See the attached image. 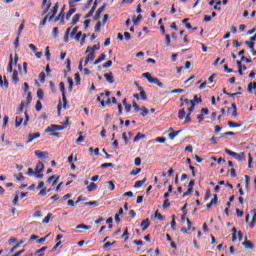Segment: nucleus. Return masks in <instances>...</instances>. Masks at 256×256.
I'll return each instance as SVG.
<instances>
[{
  "label": "nucleus",
  "instance_id": "obj_1",
  "mask_svg": "<svg viewBox=\"0 0 256 256\" xmlns=\"http://www.w3.org/2000/svg\"><path fill=\"white\" fill-rule=\"evenodd\" d=\"M180 101H184V103L186 105H191L188 108L189 113L185 116L184 123L187 125V124L191 123V113H193V111H195V101L189 100L187 98H183V96H181Z\"/></svg>",
  "mask_w": 256,
  "mask_h": 256
},
{
  "label": "nucleus",
  "instance_id": "obj_2",
  "mask_svg": "<svg viewBox=\"0 0 256 256\" xmlns=\"http://www.w3.org/2000/svg\"><path fill=\"white\" fill-rule=\"evenodd\" d=\"M142 77L147 79L148 83L157 85L160 89H163V82L159 81L158 78H155L149 72L142 73Z\"/></svg>",
  "mask_w": 256,
  "mask_h": 256
},
{
  "label": "nucleus",
  "instance_id": "obj_3",
  "mask_svg": "<svg viewBox=\"0 0 256 256\" xmlns=\"http://www.w3.org/2000/svg\"><path fill=\"white\" fill-rule=\"evenodd\" d=\"M224 151L227 155L236 159V161H245V152L237 153L229 150L228 148H225Z\"/></svg>",
  "mask_w": 256,
  "mask_h": 256
},
{
  "label": "nucleus",
  "instance_id": "obj_4",
  "mask_svg": "<svg viewBox=\"0 0 256 256\" xmlns=\"http://www.w3.org/2000/svg\"><path fill=\"white\" fill-rule=\"evenodd\" d=\"M65 129V126L57 125V124H51L45 129V133H53L55 131H63Z\"/></svg>",
  "mask_w": 256,
  "mask_h": 256
},
{
  "label": "nucleus",
  "instance_id": "obj_5",
  "mask_svg": "<svg viewBox=\"0 0 256 256\" xmlns=\"http://www.w3.org/2000/svg\"><path fill=\"white\" fill-rule=\"evenodd\" d=\"M57 11H59V2H56L52 10H50V12L47 14L48 21H53V19L55 18V15H57Z\"/></svg>",
  "mask_w": 256,
  "mask_h": 256
},
{
  "label": "nucleus",
  "instance_id": "obj_6",
  "mask_svg": "<svg viewBox=\"0 0 256 256\" xmlns=\"http://www.w3.org/2000/svg\"><path fill=\"white\" fill-rule=\"evenodd\" d=\"M69 109V102L67 101V96H62V102L58 103L57 109L61 111V109Z\"/></svg>",
  "mask_w": 256,
  "mask_h": 256
},
{
  "label": "nucleus",
  "instance_id": "obj_7",
  "mask_svg": "<svg viewBox=\"0 0 256 256\" xmlns=\"http://www.w3.org/2000/svg\"><path fill=\"white\" fill-rule=\"evenodd\" d=\"M39 137H41V133L36 132V133H29L28 134V140L26 141V143H33V141H35V139H39Z\"/></svg>",
  "mask_w": 256,
  "mask_h": 256
},
{
  "label": "nucleus",
  "instance_id": "obj_8",
  "mask_svg": "<svg viewBox=\"0 0 256 256\" xmlns=\"http://www.w3.org/2000/svg\"><path fill=\"white\" fill-rule=\"evenodd\" d=\"M48 1L49 0L42 1V7L46 6L45 10L42 12V16L47 15V13H49V10L51 9V2L50 1L48 2ZM47 2H48V4H47Z\"/></svg>",
  "mask_w": 256,
  "mask_h": 256
},
{
  "label": "nucleus",
  "instance_id": "obj_9",
  "mask_svg": "<svg viewBox=\"0 0 256 256\" xmlns=\"http://www.w3.org/2000/svg\"><path fill=\"white\" fill-rule=\"evenodd\" d=\"M98 0L94 1L93 7L91 10L87 13V15L84 16V19H89L90 17H93V13H95V10L97 9V2Z\"/></svg>",
  "mask_w": 256,
  "mask_h": 256
},
{
  "label": "nucleus",
  "instance_id": "obj_10",
  "mask_svg": "<svg viewBox=\"0 0 256 256\" xmlns=\"http://www.w3.org/2000/svg\"><path fill=\"white\" fill-rule=\"evenodd\" d=\"M43 171H45V164H43V162H38L34 169V173H43Z\"/></svg>",
  "mask_w": 256,
  "mask_h": 256
},
{
  "label": "nucleus",
  "instance_id": "obj_11",
  "mask_svg": "<svg viewBox=\"0 0 256 256\" xmlns=\"http://www.w3.org/2000/svg\"><path fill=\"white\" fill-rule=\"evenodd\" d=\"M0 87H4V89H9V80H7V76H4L3 80V76L0 75Z\"/></svg>",
  "mask_w": 256,
  "mask_h": 256
},
{
  "label": "nucleus",
  "instance_id": "obj_12",
  "mask_svg": "<svg viewBox=\"0 0 256 256\" xmlns=\"http://www.w3.org/2000/svg\"><path fill=\"white\" fill-rule=\"evenodd\" d=\"M34 155H36V157H38V159H45V157L49 156V153H47L46 151L36 150L34 152Z\"/></svg>",
  "mask_w": 256,
  "mask_h": 256
},
{
  "label": "nucleus",
  "instance_id": "obj_13",
  "mask_svg": "<svg viewBox=\"0 0 256 256\" xmlns=\"http://www.w3.org/2000/svg\"><path fill=\"white\" fill-rule=\"evenodd\" d=\"M104 78L110 84L115 83V77H113V72H109V73L104 74Z\"/></svg>",
  "mask_w": 256,
  "mask_h": 256
},
{
  "label": "nucleus",
  "instance_id": "obj_14",
  "mask_svg": "<svg viewBox=\"0 0 256 256\" xmlns=\"http://www.w3.org/2000/svg\"><path fill=\"white\" fill-rule=\"evenodd\" d=\"M151 225V222L149 221V218L143 220L140 224V227H142V231H147Z\"/></svg>",
  "mask_w": 256,
  "mask_h": 256
},
{
  "label": "nucleus",
  "instance_id": "obj_15",
  "mask_svg": "<svg viewBox=\"0 0 256 256\" xmlns=\"http://www.w3.org/2000/svg\"><path fill=\"white\" fill-rule=\"evenodd\" d=\"M99 49H101V46L99 45H93L92 47L88 46L86 53H95V51H99Z\"/></svg>",
  "mask_w": 256,
  "mask_h": 256
},
{
  "label": "nucleus",
  "instance_id": "obj_16",
  "mask_svg": "<svg viewBox=\"0 0 256 256\" xmlns=\"http://www.w3.org/2000/svg\"><path fill=\"white\" fill-rule=\"evenodd\" d=\"M242 245L245 247V249H255V245L251 243V241L245 239V241L242 243Z\"/></svg>",
  "mask_w": 256,
  "mask_h": 256
},
{
  "label": "nucleus",
  "instance_id": "obj_17",
  "mask_svg": "<svg viewBox=\"0 0 256 256\" xmlns=\"http://www.w3.org/2000/svg\"><path fill=\"white\" fill-rule=\"evenodd\" d=\"M105 59H107V55H106V54H101V55L94 61V65H99V63H102V61H105Z\"/></svg>",
  "mask_w": 256,
  "mask_h": 256
},
{
  "label": "nucleus",
  "instance_id": "obj_18",
  "mask_svg": "<svg viewBox=\"0 0 256 256\" xmlns=\"http://www.w3.org/2000/svg\"><path fill=\"white\" fill-rule=\"evenodd\" d=\"M8 73H13L15 70H13V54H10V61L7 68Z\"/></svg>",
  "mask_w": 256,
  "mask_h": 256
},
{
  "label": "nucleus",
  "instance_id": "obj_19",
  "mask_svg": "<svg viewBox=\"0 0 256 256\" xmlns=\"http://www.w3.org/2000/svg\"><path fill=\"white\" fill-rule=\"evenodd\" d=\"M255 90H256V82H250L248 84V89H247L248 93H253V91Z\"/></svg>",
  "mask_w": 256,
  "mask_h": 256
},
{
  "label": "nucleus",
  "instance_id": "obj_20",
  "mask_svg": "<svg viewBox=\"0 0 256 256\" xmlns=\"http://www.w3.org/2000/svg\"><path fill=\"white\" fill-rule=\"evenodd\" d=\"M80 19H81V14H75L72 18L71 25H77Z\"/></svg>",
  "mask_w": 256,
  "mask_h": 256
},
{
  "label": "nucleus",
  "instance_id": "obj_21",
  "mask_svg": "<svg viewBox=\"0 0 256 256\" xmlns=\"http://www.w3.org/2000/svg\"><path fill=\"white\" fill-rule=\"evenodd\" d=\"M144 183H147V178L136 181L134 184L135 189H139V187H141Z\"/></svg>",
  "mask_w": 256,
  "mask_h": 256
},
{
  "label": "nucleus",
  "instance_id": "obj_22",
  "mask_svg": "<svg viewBox=\"0 0 256 256\" xmlns=\"http://www.w3.org/2000/svg\"><path fill=\"white\" fill-rule=\"evenodd\" d=\"M12 81L14 83H19V72L17 70H14L13 71V74H12Z\"/></svg>",
  "mask_w": 256,
  "mask_h": 256
},
{
  "label": "nucleus",
  "instance_id": "obj_23",
  "mask_svg": "<svg viewBox=\"0 0 256 256\" xmlns=\"http://www.w3.org/2000/svg\"><path fill=\"white\" fill-rule=\"evenodd\" d=\"M97 189V185L94 182H91L90 185L87 186V192L91 193Z\"/></svg>",
  "mask_w": 256,
  "mask_h": 256
},
{
  "label": "nucleus",
  "instance_id": "obj_24",
  "mask_svg": "<svg viewBox=\"0 0 256 256\" xmlns=\"http://www.w3.org/2000/svg\"><path fill=\"white\" fill-rule=\"evenodd\" d=\"M122 239H124V241H129V228H125L124 232L121 236Z\"/></svg>",
  "mask_w": 256,
  "mask_h": 256
},
{
  "label": "nucleus",
  "instance_id": "obj_25",
  "mask_svg": "<svg viewBox=\"0 0 256 256\" xmlns=\"http://www.w3.org/2000/svg\"><path fill=\"white\" fill-rule=\"evenodd\" d=\"M141 139H145V134L138 132V134L134 137V143L141 141Z\"/></svg>",
  "mask_w": 256,
  "mask_h": 256
},
{
  "label": "nucleus",
  "instance_id": "obj_26",
  "mask_svg": "<svg viewBox=\"0 0 256 256\" xmlns=\"http://www.w3.org/2000/svg\"><path fill=\"white\" fill-rule=\"evenodd\" d=\"M61 19H65V10L62 9L59 13V15L54 19L55 22L61 21Z\"/></svg>",
  "mask_w": 256,
  "mask_h": 256
},
{
  "label": "nucleus",
  "instance_id": "obj_27",
  "mask_svg": "<svg viewBox=\"0 0 256 256\" xmlns=\"http://www.w3.org/2000/svg\"><path fill=\"white\" fill-rule=\"evenodd\" d=\"M77 11L75 8H70L69 11L66 14V20L69 21L71 19V16Z\"/></svg>",
  "mask_w": 256,
  "mask_h": 256
},
{
  "label": "nucleus",
  "instance_id": "obj_28",
  "mask_svg": "<svg viewBox=\"0 0 256 256\" xmlns=\"http://www.w3.org/2000/svg\"><path fill=\"white\" fill-rule=\"evenodd\" d=\"M185 115H187V112H185V108H182L178 112V119H185Z\"/></svg>",
  "mask_w": 256,
  "mask_h": 256
},
{
  "label": "nucleus",
  "instance_id": "obj_29",
  "mask_svg": "<svg viewBox=\"0 0 256 256\" xmlns=\"http://www.w3.org/2000/svg\"><path fill=\"white\" fill-rule=\"evenodd\" d=\"M59 87H60V93H62V97H67V95L65 94V83L60 82Z\"/></svg>",
  "mask_w": 256,
  "mask_h": 256
},
{
  "label": "nucleus",
  "instance_id": "obj_30",
  "mask_svg": "<svg viewBox=\"0 0 256 256\" xmlns=\"http://www.w3.org/2000/svg\"><path fill=\"white\" fill-rule=\"evenodd\" d=\"M81 201V196L78 198V200L75 202L73 200H68L67 205L68 207H75V204L77 205Z\"/></svg>",
  "mask_w": 256,
  "mask_h": 256
},
{
  "label": "nucleus",
  "instance_id": "obj_31",
  "mask_svg": "<svg viewBox=\"0 0 256 256\" xmlns=\"http://www.w3.org/2000/svg\"><path fill=\"white\" fill-rule=\"evenodd\" d=\"M23 109H25V102H21L19 108L16 110L17 115H21L23 113Z\"/></svg>",
  "mask_w": 256,
  "mask_h": 256
},
{
  "label": "nucleus",
  "instance_id": "obj_32",
  "mask_svg": "<svg viewBox=\"0 0 256 256\" xmlns=\"http://www.w3.org/2000/svg\"><path fill=\"white\" fill-rule=\"evenodd\" d=\"M155 219H158V221H165V217L162 216L161 213H159V210H157L154 214Z\"/></svg>",
  "mask_w": 256,
  "mask_h": 256
},
{
  "label": "nucleus",
  "instance_id": "obj_33",
  "mask_svg": "<svg viewBox=\"0 0 256 256\" xmlns=\"http://www.w3.org/2000/svg\"><path fill=\"white\" fill-rule=\"evenodd\" d=\"M51 217H53L52 213H48L47 216L43 219L42 223L44 225H47V223H49V221H51Z\"/></svg>",
  "mask_w": 256,
  "mask_h": 256
},
{
  "label": "nucleus",
  "instance_id": "obj_34",
  "mask_svg": "<svg viewBox=\"0 0 256 256\" xmlns=\"http://www.w3.org/2000/svg\"><path fill=\"white\" fill-rule=\"evenodd\" d=\"M245 45H247V47H248L251 51H254V50H255V42L245 41Z\"/></svg>",
  "mask_w": 256,
  "mask_h": 256
},
{
  "label": "nucleus",
  "instance_id": "obj_35",
  "mask_svg": "<svg viewBox=\"0 0 256 256\" xmlns=\"http://www.w3.org/2000/svg\"><path fill=\"white\" fill-rule=\"evenodd\" d=\"M175 219H177V217L175 215H172V221L170 223L171 228L173 229V231H175L176 227H177V222L175 221Z\"/></svg>",
  "mask_w": 256,
  "mask_h": 256
},
{
  "label": "nucleus",
  "instance_id": "obj_36",
  "mask_svg": "<svg viewBox=\"0 0 256 256\" xmlns=\"http://www.w3.org/2000/svg\"><path fill=\"white\" fill-rule=\"evenodd\" d=\"M46 249H47V246H44V247H42V248L36 250L35 254H36V255H39V256H44V255H45V254H44V251H45Z\"/></svg>",
  "mask_w": 256,
  "mask_h": 256
},
{
  "label": "nucleus",
  "instance_id": "obj_37",
  "mask_svg": "<svg viewBox=\"0 0 256 256\" xmlns=\"http://www.w3.org/2000/svg\"><path fill=\"white\" fill-rule=\"evenodd\" d=\"M181 131H183V130H178V131H176V132H171V133L168 135L169 139H171V140L175 139V138L177 137V135H179V133H181Z\"/></svg>",
  "mask_w": 256,
  "mask_h": 256
},
{
  "label": "nucleus",
  "instance_id": "obj_38",
  "mask_svg": "<svg viewBox=\"0 0 256 256\" xmlns=\"http://www.w3.org/2000/svg\"><path fill=\"white\" fill-rule=\"evenodd\" d=\"M76 229H84L85 231H89V229H91V226L85 225V224H79L76 226Z\"/></svg>",
  "mask_w": 256,
  "mask_h": 256
},
{
  "label": "nucleus",
  "instance_id": "obj_39",
  "mask_svg": "<svg viewBox=\"0 0 256 256\" xmlns=\"http://www.w3.org/2000/svg\"><path fill=\"white\" fill-rule=\"evenodd\" d=\"M37 97L38 99L43 100V98L45 97V91H43V89L37 90Z\"/></svg>",
  "mask_w": 256,
  "mask_h": 256
},
{
  "label": "nucleus",
  "instance_id": "obj_40",
  "mask_svg": "<svg viewBox=\"0 0 256 256\" xmlns=\"http://www.w3.org/2000/svg\"><path fill=\"white\" fill-rule=\"evenodd\" d=\"M141 111L140 115L142 117H147V115H149V110L145 106H142Z\"/></svg>",
  "mask_w": 256,
  "mask_h": 256
},
{
  "label": "nucleus",
  "instance_id": "obj_41",
  "mask_svg": "<svg viewBox=\"0 0 256 256\" xmlns=\"http://www.w3.org/2000/svg\"><path fill=\"white\" fill-rule=\"evenodd\" d=\"M69 33H71V27H69L67 30H66V33L64 35V43H69Z\"/></svg>",
  "mask_w": 256,
  "mask_h": 256
},
{
  "label": "nucleus",
  "instance_id": "obj_42",
  "mask_svg": "<svg viewBox=\"0 0 256 256\" xmlns=\"http://www.w3.org/2000/svg\"><path fill=\"white\" fill-rule=\"evenodd\" d=\"M253 167V156L251 153L248 154V169H251Z\"/></svg>",
  "mask_w": 256,
  "mask_h": 256
},
{
  "label": "nucleus",
  "instance_id": "obj_43",
  "mask_svg": "<svg viewBox=\"0 0 256 256\" xmlns=\"http://www.w3.org/2000/svg\"><path fill=\"white\" fill-rule=\"evenodd\" d=\"M143 19V15L139 14L137 18L133 19L134 25H139L141 23V20Z\"/></svg>",
  "mask_w": 256,
  "mask_h": 256
},
{
  "label": "nucleus",
  "instance_id": "obj_44",
  "mask_svg": "<svg viewBox=\"0 0 256 256\" xmlns=\"http://www.w3.org/2000/svg\"><path fill=\"white\" fill-rule=\"evenodd\" d=\"M45 57L48 61H51V51L49 50V46L45 49Z\"/></svg>",
  "mask_w": 256,
  "mask_h": 256
},
{
  "label": "nucleus",
  "instance_id": "obj_45",
  "mask_svg": "<svg viewBox=\"0 0 256 256\" xmlns=\"http://www.w3.org/2000/svg\"><path fill=\"white\" fill-rule=\"evenodd\" d=\"M165 43H166V47L171 46V36L169 34H165Z\"/></svg>",
  "mask_w": 256,
  "mask_h": 256
},
{
  "label": "nucleus",
  "instance_id": "obj_46",
  "mask_svg": "<svg viewBox=\"0 0 256 256\" xmlns=\"http://www.w3.org/2000/svg\"><path fill=\"white\" fill-rule=\"evenodd\" d=\"M45 77H47V75H45V72H41L38 75V79H39L40 83H45Z\"/></svg>",
  "mask_w": 256,
  "mask_h": 256
},
{
  "label": "nucleus",
  "instance_id": "obj_47",
  "mask_svg": "<svg viewBox=\"0 0 256 256\" xmlns=\"http://www.w3.org/2000/svg\"><path fill=\"white\" fill-rule=\"evenodd\" d=\"M109 191H115V182L107 181Z\"/></svg>",
  "mask_w": 256,
  "mask_h": 256
},
{
  "label": "nucleus",
  "instance_id": "obj_48",
  "mask_svg": "<svg viewBox=\"0 0 256 256\" xmlns=\"http://www.w3.org/2000/svg\"><path fill=\"white\" fill-rule=\"evenodd\" d=\"M163 209H169L171 207V203H169V198H166L162 205Z\"/></svg>",
  "mask_w": 256,
  "mask_h": 256
},
{
  "label": "nucleus",
  "instance_id": "obj_49",
  "mask_svg": "<svg viewBox=\"0 0 256 256\" xmlns=\"http://www.w3.org/2000/svg\"><path fill=\"white\" fill-rule=\"evenodd\" d=\"M113 66V61L112 60H108L106 63H104L102 65L103 69H109V67Z\"/></svg>",
  "mask_w": 256,
  "mask_h": 256
},
{
  "label": "nucleus",
  "instance_id": "obj_50",
  "mask_svg": "<svg viewBox=\"0 0 256 256\" xmlns=\"http://www.w3.org/2000/svg\"><path fill=\"white\" fill-rule=\"evenodd\" d=\"M132 107L136 113H139V111H141V108L137 105V102H135V100H133L132 102Z\"/></svg>",
  "mask_w": 256,
  "mask_h": 256
},
{
  "label": "nucleus",
  "instance_id": "obj_51",
  "mask_svg": "<svg viewBox=\"0 0 256 256\" xmlns=\"http://www.w3.org/2000/svg\"><path fill=\"white\" fill-rule=\"evenodd\" d=\"M88 56L86 57L87 61H94L95 60V53L94 52H88Z\"/></svg>",
  "mask_w": 256,
  "mask_h": 256
},
{
  "label": "nucleus",
  "instance_id": "obj_52",
  "mask_svg": "<svg viewBox=\"0 0 256 256\" xmlns=\"http://www.w3.org/2000/svg\"><path fill=\"white\" fill-rule=\"evenodd\" d=\"M140 95V99H142V101H147V92H145V90L141 91L139 93Z\"/></svg>",
  "mask_w": 256,
  "mask_h": 256
},
{
  "label": "nucleus",
  "instance_id": "obj_53",
  "mask_svg": "<svg viewBox=\"0 0 256 256\" xmlns=\"http://www.w3.org/2000/svg\"><path fill=\"white\" fill-rule=\"evenodd\" d=\"M213 205H219V196L214 194V198L210 201Z\"/></svg>",
  "mask_w": 256,
  "mask_h": 256
},
{
  "label": "nucleus",
  "instance_id": "obj_54",
  "mask_svg": "<svg viewBox=\"0 0 256 256\" xmlns=\"http://www.w3.org/2000/svg\"><path fill=\"white\" fill-rule=\"evenodd\" d=\"M95 33H99L101 31V21H98L96 25L94 26Z\"/></svg>",
  "mask_w": 256,
  "mask_h": 256
},
{
  "label": "nucleus",
  "instance_id": "obj_55",
  "mask_svg": "<svg viewBox=\"0 0 256 256\" xmlns=\"http://www.w3.org/2000/svg\"><path fill=\"white\" fill-rule=\"evenodd\" d=\"M74 79L76 81V85H81V76L79 75V73H76L74 75Z\"/></svg>",
  "mask_w": 256,
  "mask_h": 256
},
{
  "label": "nucleus",
  "instance_id": "obj_56",
  "mask_svg": "<svg viewBox=\"0 0 256 256\" xmlns=\"http://www.w3.org/2000/svg\"><path fill=\"white\" fill-rule=\"evenodd\" d=\"M228 126L232 128L241 127V124L235 123L233 121H228Z\"/></svg>",
  "mask_w": 256,
  "mask_h": 256
},
{
  "label": "nucleus",
  "instance_id": "obj_57",
  "mask_svg": "<svg viewBox=\"0 0 256 256\" xmlns=\"http://www.w3.org/2000/svg\"><path fill=\"white\" fill-rule=\"evenodd\" d=\"M35 109H36V111H41V109H43V104L41 103V101H37L36 102V106H35Z\"/></svg>",
  "mask_w": 256,
  "mask_h": 256
},
{
  "label": "nucleus",
  "instance_id": "obj_58",
  "mask_svg": "<svg viewBox=\"0 0 256 256\" xmlns=\"http://www.w3.org/2000/svg\"><path fill=\"white\" fill-rule=\"evenodd\" d=\"M101 169H107V167H115V164L113 163H103L101 164Z\"/></svg>",
  "mask_w": 256,
  "mask_h": 256
},
{
  "label": "nucleus",
  "instance_id": "obj_59",
  "mask_svg": "<svg viewBox=\"0 0 256 256\" xmlns=\"http://www.w3.org/2000/svg\"><path fill=\"white\" fill-rule=\"evenodd\" d=\"M85 205H88L89 207H91V206L97 207L99 205V202L90 201V202H86Z\"/></svg>",
  "mask_w": 256,
  "mask_h": 256
},
{
  "label": "nucleus",
  "instance_id": "obj_60",
  "mask_svg": "<svg viewBox=\"0 0 256 256\" xmlns=\"http://www.w3.org/2000/svg\"><path fill=\"white\" fill-rule=\"evenodd\" d=\"M139 173H141V168H136V169H133L131 172H130V175H139Z\"/></svg>",
  "mask_w": 256,
  "mask_h": 256
},
{
  "label": "nucleus",
  "instance_id": "obj_61",
  "mask_svg": "<svg viewBox=\"0 0 256 256\" xmlns=\"http://www.w3.org/2000/svg\"><path fill=\"white\" fill-rule=\"evenodd\" d=\"M110 247H113V243H111V242H106L103 245V249H107V251H109L111 249Z\"/></svg>",
  "mask_w": 256,
  "mask_h": 256
},
{
  "label": "nucleus",
  "instance_id": "obj_62",
  "mask_svg": "<svg viewBox=\"0 0 256 256\" xmlns=\"http://www.w3.org/2000/svg\"><path fill=\"white\" fill-rule=\"evenodd\" d=\"M23 123V118L16 117V127H21Z\"/></svg>",
  "mask_w": 256,
  "mask_h": 256
},
{
  "label": "nucleus",
  "instance_id": "obj_63",
  "mask_svg": "<svg viewBox=\"0 0 256 256\" xmlns=\"http://www.w3.org/2000/svg\"><path fill=\"white\" fill-rule=\"evenodd\" d=\"M194 104L195 103H203V99L201 97H198L197 95L194 96Z\"/></svg>",
  "mask_w": 256,
  "mask_h": 256
},
{
  "label": "nucleus",
  "instance_id": "obj_64",
  "mask_svg": "<svg viewBox=\"0 0 256 256\" xmlns=\"http://www.w3.org/2000/svg\"><path fill=\"white\" fill-rule=\"evenodd\" d=\"M134 164L136 167H139L141 165V158L140 157H136L134 160Z\"/></svg>",
  "mask_w": 256,
  "mask_h": 256
}]
</instances>
